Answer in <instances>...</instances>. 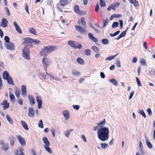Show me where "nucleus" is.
I'll use <instances>...</instances> for the list:
<instances>
[{
  "label": "nucleus",
  "instance_id": "1",
  "mask_svg": "<svg viewBox=\"0 0 155 155\" xmlns=\"http://www.w3.org/2000/svg\"><path fill=\"white\" fill-rule=\"evenodd\" d=\"M97 134L99 140L102 141L107 140L109 137V130L108 128L102 127L97 130Z\"/></svg>",
  "mask_w": 155,
  "mask_h": 155
},
{
  "label": "nucleus",
  "instance_id": "2",
  "mask_svg": "<svg viewBox=\"0 0 155 155\" xmlns=\"http://www.w3.org/2000/svg\"><path fill=\"white\" fill-rule=\"evenodd\" d=\"M81 21L82 25L84 28L78 25H76L75 26V27L77 30L81 33L84 34H87L88 31L86 29L87 26L85 18L83 17H82L81 19Z\"/></svg>",
  "mask_w": 155,
  "mask_h": 155
},
{
  "label": "nucleus",
  "instance_id": "3",
  "mask_svg": "<svg viewBox=\"0 0 155 155\" xmlns=\"http://www.w3.org/2000/svg\"><path fill=\"white\" fill-rule=\"evenodd\" d=\"M22 54L25 59L28 60H30V57L29 50L28 48H25L23 49Z\"/></svg>",
  "mask_w": 155,
  "mask_h": 155
},
{
  "label": "nucleus",
  "instance_id": "4",
  "mask_svg": "<svg viewBox=\"0 0 155 155\" xmlns=\"http://www.w3.org/2000/svg\"><path fill=\"white\" fill-rule=\"evenodd\" d=\"M42 63L43 67L45 68H47L50 65V60L47 58H44L42 60Z\"/></svg>",
  "mask_w": 155,
  "mask_h": 155
},
{
  "label": "nucleus",
  "instance_id": "5",
  "mask_svg": "<svg viewBox=\"0 0 155 155\" xmlns=\"http://www.w3.org/2000/svg\"><path fill=\"white\" fill-rule=\"evenodd\" d=\"M106 123V120L105 119H104L103 120L100 122L98 123L97 124V126H95L93 128V130L95 131H96L98 129L103 127Z\"/></svg>",
  "mask_w": 155,
  "mask_h": 155
},
{
  "label": "nucleus",
  "instance_id": "6",
  "mask_svg": "<svg viewBox=\"0 0 155 155\" xmlns=\"http://www.w3.org/2000/svg\"><path fill=\"white\" fill-rule=\"evenodd\" d=\"M17 138L21 145L22 147H24L26 144L25 139L20 135H18Z\"/></svg>",
  "mask_w": 155,
  "mask_h": 155
},
{
  "label": "nucleus",
  "instance_id": "7",
  "mask_svg": "<svg viewBox=\"0 0 155 155\" xmlns=\"http://www.w3.org/2000/svg\"><path fill=\"white\" fill-rule=\"evenodd\" d=\"M5 47L10 50H14L15 49L14 45L12 42H8L5 43Z\"/></svg>",
  "mask_w": 155,
  "mask_h": 155
},
{
  "label": "nucleus",
  "instance_id": "8",
  "mask_svg": "<svg viewBox=\"0 0 155 155\" xmlns=\"http://www.w3.org/2000/svg\"><path fill=\"white\" fill-rule=\"evenodd\" d=\"M36 100L38 104V107L39 109L42 108V103L41 100V97L39 96H37L36 97Z\"/></svg>",
  "mask_w": 155,
  "mask_h": 155
},
{
  "label": "nucleus",
  "instance_id": "9",
  "mask_svg": "<svg viewBox=\"0 0 155 155\" xmlns=\"http://www.w3.org/2000/svg\"><path fill=\"white\" fill-rule=\"evenodd\" d=\"M45 47L46 48L49 53L55 51L57 48V47L55 46L54 47L52 46H49Z\"/></svg>",
  "mask_w": 155,
  "mask_h": 155
},
{
  "label": "nucleus",
  "instance_id": "10",
  "mask_svg": "<svg viewBox=\"0 0 155 155\" xmlns=\"http://www.w3.org/2000/svg\"><path fill=\"white\" fill-rule=\"evenodd\" d=\"M42 141L44 145L43 146H50V143L49 142L46 137H43L42 138Z\"/></svg>",
  "mask_w": 155,
  "mask_h": 155
},
{
  "label": "nucleus",
  "instance_id": "11",
  "mask_svg": "<svg viewBox=\"0 0 155 155\" xmlns=\"http://www.w3.org/2000/svg\"><path fill=\"white\" fill-rule=\"evenodd\" d=\"M49 54L46 48L45 47L40 52V55L42 56H46Z\"/></svg>",
  "mask_w": 155,
  "mask_h": 155
},
{
  "label": "nucleus",
  "instance_id": "12",
  "mask_svg": "<svg viewBox=\"0 0 155 155\" xmlns=\"http://www.w3.org/2000/svg\"><path fill=\"white\" fill-rule=\"evenodd\" d=\"M8 25V21L5 18H3L2 19V22L0 24V26L3 28L6 27Z\"/></svg>",
  "mask_w": 155,
  "mask_h": 155
},
{
  "label": "nucleus",
  "instance_id": "13",
  "mask_svg": "<svg viewBox=\"0 0 155 155\" xmlns=\"http://www.w3.org/2000/svg\"><path fill=\"white\" fill-rule=\"evenodd\" d=\"M21 95L23 97H26L27 95L26 88L25 85L21 86Z\"/></svg>",
  "mask_w": 155,
  "mask_h": 155
},
{
  "label": "nucleus",
  "instance_id": "14",
  "mask_svg": "<svg viewBox=\"0 0 155 155\" xmlns=\"http://www.w3.org/2000/svg\"><path fill=\"white\" fill-rule=\"evenodd\" d=\"M63 114L66 120H67L69 118L70 114L68 111L65 110L63 112Z\"/></svg>",
  "mask_w": 155,
  "mask_h": 155
},
{
  "label": "nucleus",
  "instance_id": "15",
  "mask_svg": "<svg viewBox=\"0 0 155 155\" xmlns=\"http://www.w3.org/2000/svg\"><path fill=\"white\" fill-rule=\"evenodd\" d=\"M88 36L89 37V38L94 41L95 42H97L98 41V40L97 38L94 36L91 33H89L88 34Z\"/></svg>",
  "mask_w": 155,
  "mask_h": 155
},
{
  "label": "nucleus",
  "instance_id": "16",
  "mask_svg": "<svg viewBox=\"0 0 155 155\" xmlns=\"http://www.w3.org/2000/svg\"><path fill=\"white\" fill-rule=\"evenodd\" d=\"M34 111L32 107H30L28 111V116L31 117H34Z\"/></svg>",
  "mask_w": 155,
  "mask_h": 155
},
{
  "label": "nucleus",
  "instance_id": "17",
  "mask_svg": "<svg viewBox=\"0 0 155 155\" xmlns=\"http://www.w3.org/2000/svg\"><path fill=\"white\" fill-rule=\"evenodd\" d=\"M28 97L30 104L31 105H34L35 103V100L34 97L31 95H28Z\"/></svg>",
  "mask_w": 155,
  "mask_h": 155
},
{
  "label": "nucleus",
  "instance_id": "18",
  "mask_svg": "<svg viewBox=\"0 0 155 155\" xmlns=\"http://www.w3.org/2000/svg\"><path fill=\"white\" fill-rule=\"evenodd\" d=\"M1 105H3V108L4 110L8 108L9 107V104L6 101H4L2 103Z\"/></svg>",
  "mask_w": 155,
  "mask_h": 155
},
{
  "label": "nucleus",
  "instance_id": "19",
  "mask_svg": "<svg viewBox=\"0 0 155 155\" xmlns=\"http://www.w3.org/2000/svg\"><path fill=\"white\" fill-rule=\"evenodd\" d=\"M72 73L73 76L75 77H78L81 75V72L75 69H74L72 70Z\"/></svg>",
  "mask_w": 155,
  "mask_h": 155
},
{
  "label": "nucleus",
  "instance_id": "20",
  "mask_svg": "<svg viewBox=\"0 0 155 155\" xmlns=\"http://www.w3.org/2000/svg\"><path fill=\"white\" fill-rule=\"evenodd\" d=\"M145 138L146 141V143L148 147L150 148H151L152 147V146L150 142L149 141L148 137L147 136H144Z\"/></svg>",
  "mask_w": 155,
  "mask_h": 155
},
{
  "label": "nucleus",
  "instance_id": "21",
  "mask_svg": "<svg viewBox=\"0 0 155 155\" xmlns=\"http://www.w3.org/2000/svg\"><path fill=\"white\" fill-rule=\"evenodd\" d=\"M2 77L4 79H6L10 77V76L9 75L8 72L6 71L3 72L2 75Z\"/></svg>",
  "mask_w": 155,
  "mask_h": 155
},
{
  "label": "nucleus",
  "instance_id": "22",
  "mask_svg": "<svg viewBox=\"0 0 155 155\" xmlns=\"http://www.w3.org/2000/svg\"><path fill=\"white\" fill-rule=\"evenodd\" d=\"M28 31L31 33L36 35L37 32L33 28H29Z\"/></svg>",
  "mask_w": 155,
  "mask_h": 155
},
{
  "label": "nucleus",
  "instance_id": "23",
  "mask_svg": "<svg viewBox=\"0 0 155 155\" xmlns=\"http://www.w3.org/2000/svg\"><path fill=\"white\" fill-rule=\"evenodd\" d=\"M21 123L22 126L24 129L26 130H28V126L25 122L23 121H21Z\"/></svg>",
  "mask_w": 155,
  "mask_h": 155
},
{
  "label": "nucleus",
  "instance_id": "24",
  "mask_svg": "<svg viewBox=\"0 0 155 155\" xmlns=\"http://www.w3.org/2000/svg\"><path fill=\"white\" fill-rule=\"evenodd\" d=\"M9 97L11 99V101L13 103H15V96L14 95L12 94L11 92L9 93Z\"/></svg>",
  "mask_w": 155,
  "mask_h": 155
},
{
  "label": "nucleus",
  "instance_id": "25",
  "mask_svg": "<svg viewBox=\"0 0 155 155\" xmlns=\"http://www.w3.org/2000/svg\"><path fill=\"white\" fill-rule=\"evenodd\" d=\"M20 91L17 88L15 89V93L16 96L18 98H19L20 96Z\"/></svg>",
  "mask_w": 155,
  "mask_h": 155
},
{
  "label": "nucleus",
  "instance_id": "26",
  "mask_svg": "<svg viewBox=\"0 0 155 155\" xmlns=\"http://www.w3.org/2000/svg\"><path fill=\"white\" fill-rule=\"evenodd\" d=\"M77 61L78 63L80 64L84 65L85 64L84 60L80 58H78L77 59Z\"/></svg>",
  "mask_w": 155,
  "mask_h": 155
},
{
  "label": "nucleus",
  "instance_id": "27",
  "mask_svg": "<svg viewBox=\"0 0 155 155\" xmlns=\"http://www.w3.org/2000/svg\"><path fill=\"white\" fill-rule=\"evenodd\" d=\"M121 16V15L120 14H114L112 15L110 18V20H112L114 18H119Z\"/></svg>",
  "mask_w": 155,
  "mask_h": 155
},
{
  "label": "nucleus",
  "instance_id": "28",
  "mask_svg": "<svg viewBox=\"0 0 155 155\" xmlns=\"http://www.w3.org/2000/svg\"><path fill=\"white\" fill-rule=\"evenodd\" d=\"M81 47H82V45L81 44H80L78 42H75V43L74 44V48H75L80 49V48H81Z\"/></svg>",
  "mask_w": 155,
  "mask_h": 155
},
{
  "label": "nucleus",
  "instance_id": "29",
  "mask_svg": "<svg viewBox=\"0 0 155 155\" xmlns=\"http://www.w3.org/2000/svg\"><path fill=\"white\" fill-rule=\"evenodd\" d=\"M7 120L8 122L12 124H13V122L11 118L8 115H7L6 116Z\"/></svg>",
  "mask_w": 155,
  "mask_h": 155
},
{
  "label": "nucleus",
  "instance_id": "30",
  "mask_svg": "<svg viewBox=\"0 0 155 155\" xmlns=\"http://www.w3.org/2000/svg\"><path fill=\"white\" fill-rule=\"evenodd\" d=\"M49 146H43V147L46 151L49 153H52V150L49 147Z\"/></svg>",
  "mask_w": 155,
  "mask_h": 155
},
{
  "label": "nucleus",
  "instance_id": "31",
  "mask_svg": "<svg viewBox=\"0 0 155 155\" xmlns=\"http://www.w3.org/2000/svg\"><path fill=\"white\" fill-rule=\"evenodd\" d=\"M128 0L130 3H131L132 4H133L135 6H137L139 5V4H138V2L137 1H136V0Z\"/></svg>",
  "mask_w": 155,
  "mask_h": 155
},
{
  "label": "nucleus",
  "instance_id": "32",
  "mask_svg": "<svg viewBox=\"0 0 155 155\" xmlns=\"http://www.w3.org/2000/svg\"><path fill=\"white\" fill-rule=\"evenodd\" d=\"M24 41L26 43L31 44L32 43L33 39L30 38H26L24 39Z\"/></svg>",
  "mask_w": 155,
  "mask_h": 155
},
{
  "label": "nucleus",
  "instance_id": "33",
  "mask_svg": "<svg viewBox=\"0 0 155 155\" xmlns=\"http://www.w3.org/2000/svg\"><path fill=\"white\" fill-rule=\"evenodd\" d=\"M109 81L113 84H114L115 86H117L118 85V82L115 79H110Z\"/></svg>",
  "mask_w": 155,
  "mask_h": 155
},
{
  "label": "nucleus",
  "instance_id": "34",
  "mask_svg": "<svg viewBox=\"0 0 155 155\" xmlns=\"http://www.w3.org/2000/svg\"><path fill=\"white\" fill-rule=\"evenodd\" d=\"M72 130H67L64 134L65 136L68 137L70 135V132L72 131Z\"/></svg>",
  "mask_w": 155,
  "mask_h": 155
},
{
  "label": "nucleus",
  "instance_id": "35",
  "mask_svg": "<svg viewBox=\"0 0 155 155\" xmlns=\"http://www.w3.org/2000/svg\"><path fill=\"white\" fill-rule=\"evenodd\" d=\"M118 54H116L114 55L105 58L106 61H110L116 57Z\"/></svg>",
  "mask_w": 155,
  "mask_h": 155
},
{
  "label": "nucleus",
  "instance_id": "36",
  "mask_svg": "<svg viewBox=\"0 0 155 155\" xmlns=\"http://www.w3.org/2000/svg\"><path fill=\"white\" fill-rule=\"evenodd\" d=\"M91 49L95 52H97L99 51V49L95 45L92 46Z\"/></svg>",
  "mask_w": 155,
  "mask_h": 155
},
{
  "label": "nucleus",
  "instance_id": "37",
  "mask_svg": "<svg viewBox=\"0 0 155 155\" xmlns=\"http://www.w3.org/2000/svg\"><path fill=\"white\" fill-rule=\"evenodd\" d=\"M9 84L13 85L14 83L12 78L10 77L6 79Z\"/></svg>",
  "mask_w": 155,
  "mask_h": 155
},
{
  "label": "nucleus",
  "instance_id": "38",
  "mask_svg": "<svg viewBox=\"0 0 155 155\" xmlns=\"http://www.w3.org/2000/svg\"><path fill=\"white\" fill-rule=\"evenodd\" d=\"M60 2L61 5L63 6H65L68 2L67 0H60Z\"/></svg>",
  "mask_w": 155,
  "mask_h": 155
},
{
  "label": "nucleus",
  "instance_id": "39",
  "mask_svg": "<svg viewBox=\"0 0 155 155\" xmlns=\"http://www.w3.org/2000/svg\"><path fill=\"white\" fill-rule=\"evenodd\" d=\"M139 113L142 115L144 118H146V115L144 111L143 110H139Z\"/></svg>",
  "mask_w": 155,
  "mask_h": 155
},
{
  "label": "nucleus",
  "instance_id": "40",
  "mask_svg": "<svg viewBox=\"0 0 155 155\" xmlns=\"http://www.w3.org/2000/svg\"><path fill=\"white\" fill-rule=\"evenodd\" d=\"M84 52L86 55L89 56L91 55V50L89 49H87L85 50Z\"/></svg>",
  "mask_w": 155,
  "mask_h": 155
},
{
  "label": "nucleus",
  "instance_id": "41",
  "mask_svg": "<svg viewBox=\"0 0 155 155\" xmlns=\"http://www.w3.org/2000/svg\"><path fill=\"white\" fill-rule=\"evenodd\" d=\"M38 126L39 127L42 128H43L42 120H40L38 123Z\"/></svg>",
  "mask_w": 155,
  "mask_h": 155
},
{
  "label": "nucleus",
  "instance_id": "42",
  "mask_svg": "<svg viewBox=\"0 0 155 155\" xmlns=\"http://www.w3.org/2000/svg\"><path fill=\"white\" fill-rule=\"evenodd\" d=\"M101 148L103 149H105L108 146V144L106 143H101Z\"/></svg>",
  "mask_w": 155,
  "mask_h": 155
},
{
  "label": "nucleus",
  "instance_id": "43",
  "mask_svg": "<svg viewBox=\"0 0 155 155\" xmlns=\"http://www.w3.org/2000/svg\"><path fill=\"white\" fill-rule=\"evenodd\" d=\"M75 11L76 13L80 15H83L85 13L83 10H75Z\"/></svg>",
  "mask_w": 155,
  "mask_h": 155
},
{
  "label": "nucleus",
  "instance_id": "44",
  "mask_svg": "<svg viewBox=\"0 0 155 155\" xmlns=\"http://www.w3.org/2000/svg\"><path fill=\"white\" fill-rule=\"evenodd\" d=\"M102 43L104 45H107L109 43V41L107 39H103L102 40Z\"/></svg>",
  "mask_w": 155,
  "mask_h": 155
},
{
  "label": "nucleus",
  "instance_id": "45",
  "mask_svg": "<svg viewBox=\"0 0 155 155\" xmlns=\"http://www.w3.org/2000/svg\"><path fill=\"white\" fill-rule=\"evenodd\" d=\"M100 5L102 7L105 6L106 5L104 0H100Z\"/></svg>",
  "mask_w": 155,
  "mask_h": 155
},
{
  "label": "nucleus",
  "instance_id": "46",
  "mask_svg": "<svg viewBox=\"0 0 155 155\" xmlns=\"http://www.w3.org/2000/svg\"><path fill=\"white\" fill-rule=\"evenodd\" d=\"M116 66L118 68H120L121 67V64L120 60L119 59L117 60L116 61L115 63Z\"/></svg>",
  "mask_w": 155,
  "mask_h": 155
},
{
  "label": "nucleus",
  "instance_id": "47",
  "mask_svg": "<svg viewBox=\"0 0 155 155\" xmlns=\"http://www.w3.org/2000/svg\"><path fill=\"white\" fill-rule=\"evenodd\" d=\"M75 42H74V41H68V44L70 45L73 47L74 48V44Z\"/></svg>",
  "mask_w": 155,
  "mask_h": 155
},
{
  "label": "nucleus",
  "instance_id": "48",
  "mask_svg": "<svg viewBox=\"0 0 155 155\" xmlns=\"http://www.w3.org/2000/svg\"><path fill=\"white\" fill-rule=\"evenodd\" d=\"M136 82L137 84V85L138 87L141 86L142 85L141 83L139 80V79H138V78L137 77H136Z\"/></svg>",
  "mask_w": 155,
  "mask_h": 155
},
{
  "label": "nucleus",
  "instance_id": "49",
  "mask_svg": "<svg viewBox=\"0 0 155 155\" xmlns=\"http://www.w3.org/2000/svg\"><path fill=\"white\" fill-rule=\"evenodd\" d=\"M40 41L36 39H33L32 43L35 45H38L40 44Z\"/></svg>",
  "mask_w": 155,
  "mask_h": 155
},
{
  "label": "nucleus",
  "instance_id": "50",
  "mask_svg": "<svg viewBox=\"0 0 155 155\" xmlns=\"http://www.w3.org/2000/svg\"><path fill=\"white\" fill-rule=\"evenodd\" d=\"M108 22V19H106V20L104 19L103 20V27H105L106 25V24Z\"/></svg>",
  "mask_w": 155,
  "mask_h": 155
},
{
  "label": "nucleus",
  "instance_id": "51",
  "mask_svg": "<svg viewBox=\"0 0 155 155\" xmlns=\"http://www.w3.org/2000/svg\"><path fill=\"white\" fill-rule=\"evenodd\" d=\"M51 133L52 134V135L54 137H55V130L54 128H51Z\"/></svg>",
  "mask_w": 155,
  "mask_h": 155
},
{
  "label": "nucleus",
  "instance_id": "52",
  "mask_svg": "<svg viewBox=\"0 0 155 155\" xmlns=\"http://www.w3.org/2000/svg\"><path fill=\"white\" fill-rule=\"evenodd\" d=\"M116 7H115L114 5V4H113L111 5L110 6H109L107 8V10H110L111 9L112 10H115V9Z\"/></svg>",
  "mask_w": 155,
  "mask_h": 155
},
{
  "label": "nucleus",
  "instance_id": "53",
  "mask_svg": "<svg viewBox=\"0 0 155 155\" xmlns=\"http://www.w3.org/2000/svg\"><path fill=\"white\" fill-rule=\"evenodd\" d=\"M120 32V31H118L115 32L114 34L110 33V35L111 37L114 36L119 34Z\"/></svg>",
  "mask_w": 155,
  "mask_h": 155
},
{
  "label": "nucleus",
  "instance_id": "54",
  "mask_svg": "<svg viewBox=\"0 0 155 155\" xmlns=\"http://www.w3.org/2000/svg\"><path fill=\"white\" fill-rule=\"evenodd\" d=\"M8 149V145L7 144L4 145L2 147V149L4 150H6Z\"/></svg>",
  "mask_w": 155,
  "mask_h": 155
},
{
  "label": "nucleus",
  "instance_id": "55",
  "mask_svg": "<svg viewBox=\"0 0 155 155\" xmlns=\"http://www.w3.org/2000/svg\"><path fill=\"white\" fill-rule=\"evenodd\" d=\"M119 25V23L118 22H114L112 25V28H114L117 27Z\"/></svg>",
  "mask_w": 155,
  "mask_h": 155
},
{
  "label": "nucleus",
  "instance_id": "56",
  "mask_svg": "<svg viewBox=\"0 0 155 155\" xmlns=\"http://www.w3.org/2000/svg\"><path fill=\"white\" fill-rule=\"evenodd\" d=\"M126 31H124L119 35L122 38L124 37L126 35Z\"/></svg>",
  "mask_w": 155,
  "mask_h": 155
},
{
  "label": "nucleus",
  "instance_id": "57",
  "mask_svg": "<svg viewBox=\"0 0 155 155\" xmlns=\"http://www.w3.org/2000/svg\"><path fill=\"white\" fill-rule=\"evenodd\" d=\"M4 40L5 41V43H7L8 42H10L9 41V38L8 36H5L4 38Z\"/></svg>",
  "mask_w": 155,
  "mask_h": 155
},
{
  "label": "nucleus",
  "instance_id": "58",
  "mask_svg": "<svg viewBox=\"0 0 155 155\" xmlns=\"http://www.w3.org/2000/svg\"><path fill=\"white\" fill-rule=\"evenodd\" d=\"M73 107L74 109H76L77 110L79 109L80 107V106L78 105H74Z\"/></svg>",
  "mask_w": 155,
  "mask_h": 155
},
{
  "label": "nucleus",
  "instance_id": "59",
  "mask_svg": "<svg viewBox=\"0 0 155 155\" xmlns=\"http://www.w3.org/2000/svg\"><path fill=\"white\" fill-rule=\"evenodd\" d=\"M141 64L142 65H146V62L144 59H142L140 61Z\"/></svg>",
  "mask_w": 155,
  "mask_h": 155
},
{
  "label": "nucleus",
  "instance_id": "60",
  "mask_svg": "<svg viewBox=\"0 0 155 155\" xmlns=\"http://www.w3.org/2000/svg\"><path fill=\"white\" fill-rule=\"evenodd\" d=\"M147 111L150 116H151V115L152 114V112L150 108H149L147 109Z\"/></svg>",
  "mask_w": 155,
  "mask_h": 155
},
{
  "label": "nucleus",
  "instance_id": "61",
  "mask_svg": "<svg viewBox=\"0 0 155 155\" xmlns=\"http://www.w3.org/2000/svg\"><path fill=\"white\" fill-rule=\"evenodd\" d=\"M16 31L20 34H21L22 33V31L20 27L18 28H16Z\"/></svg>",
  "mask_w": 155,
  "mask_h": 155
},
{
  "label": "nucleus",
  "instance_id": "62",
  "mask_svg": "<svg viewBox=\"0 0 155 155\" xmlns=\"http://www.w3.org/2000/svg\"><path fill=\"white\" fill-rule=\"evenodd\" d=\"M17 101L21 105L22 104V99H19L18 100H17Z\"/></svg>",
  "mask_w": 155,
  "mask_h": 155
},
{
  "label": "nucleus",
  "instance_id": "63",
  "mask_svg": "<svg viewBox=\"0 0 155 155\" xmlns=\"http://www.w3.org/2000/svg\"><path fill=\"white\" fill-rule=\"evenodd\" d=\"M13 25H14V26L15 29L16 28H18L19 27V26L18 25V24H17V22L15 21H14V22Z\"/></svg>",
  "mask_w": 155,
  "mask_h": 155
},
{
  "label": "nucleus",
  "instance_id": "64",
  "mask_svg": "<svg viewBox=\"0 0 155 155\" xmlns=\"http://www.w3.org/2000/svg\"><path fill=\"white\" fill-rule=\"evenodd\" d=\"M137 61V58L136 57H134L132 60V62L133 63H135Z\"/></svg>",
  "mask_w": 155,
  "mask_h": 155
}]
</instances>
